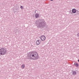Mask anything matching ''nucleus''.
Returning <instances> with one entry per match:
<instances>
[{
	"label": "nucleus",
	"instance_id": "nucleus-1",
	"mask_svg": "<svg viewBox=\"0 0 79 79\" xmlns=\"http://www.w3.org/2000/svg\"><path fill=\"white\" fill-rule=\"evenodd\" d=\"M35 24L37 28H42L45 26L46 23L45 20L42 19V21L40 22H39L38 21H36L35 22Z\"/></svg>",
	"mask_w": 79,
	"mask_h": 79
},
{
	"label": "nucleus",
	"instance_id": "nucleus-2",
	"mask_svg": "<svg viewBox=\"0 0 79 79\" xmlns=\"http://www.w3.org/2000/svg\"><path fill=\"white\" fill-rule=\"evenodd\" d=\"M6 53V50L3 48L0 49V55H4Z\"/></svg>",
	"mask_w": 79,
	"mask_h": 79
},
{
	"label": "nucleus",
	"instance_id": "nucleus-3",
	"mask_svg": "<svg viewBox=\"0 0 79 79\" xmlns=\"http://www.w3.org/2000/svg\"><path fill=\"white\" fill-rule=\"evenodd\" d=\"M28 59H30V60H33V53L32 52H29V54L27 55Z\"/></svg>",
	"mask_w": 79,
	"mask_h": 79
},
{
	"label": "nucleus",
	"instance_id": "nucleus-4",
	"mask_svg": "<svg viewBox=\"0 0 79 79\" xmlns=\"http://www.w3.org/2000/svg\"><path fill=\"white\" fill-rule=\"evenodd\" d=\"M33 60H35L38 56V54L36 52H33Z\"/></svg>",
	"mask_w": 79,
	"mask_h": 79
},
{
	"label": "nucleus",
	"instance_id": "nucleus-5",
	"mask_svg": "<svg viewBox=\"0 0 79 79\" xmlns=\"http://www.w3.org/2000/svg\"><path fill=\"white\" fill-rule=\"evenodd\" d=\"M40 39L42 41H44L46 39V37L45 36L42 35L40 37Z\"/></svg>",
	"mask_w": 79,
	"mask_h": 79
},
{
	"label": "nucleus",
	"instance_id": "nucleus-6",
	"mask_svg": "<svg viewBox=\"0 0 79 79\" xmlns=\"http://www.w3.org/2000/svg\"><path fill=\"white\" fill-rule=\"evenodd\" d=\"M40 42H41V41H40V40H37L36 42V45H39V44H40Z\"/></svg>",
	"mask_w": 79,
	"mask_h": 79
},
{
	"label": "nucleus",
	"instance_id": "nucleus-7",
	"mask_svg": "<svg viewBox=\"0 0 79 79\" xmlns=\"http://www.w3.org/2000/svg\"><path fill=\"white\" fill-rule=\"evenodd\" d=\"M73 75H75L77 74V72L75 71H73L72 72Z\"/></svg>",
	"mask_w": 79,
	"mask_h": 79
},
{
	"label": "nucleus",
	"instance_id": "nucleus-8",
	"mask_svg": "<svg viewBox=\"0 0 79 79\" xmlns=\"http://www.w3.org/2000/svg\"><path fill=\"white\" fill-rule=\"evenodd\" d=\"M39 16H39V14L36 13L35 14V17L36 18H39Z\"/></svg>",
	"mask_w": 79,
	"mask_h": 79
},
{
	"label": "nucleus",
	"instance_id": "nucleus-9",
	"mask_svg": "<svg viewBox=\"0 0 79 79\" xmlns=\"http://www.w3.org/2000/svg\"><path fill=\"white\" fill-rule=\"evenodd\" d=\"M72 12L73 13H76V9H73L72 10Z\"/></svg>",
	"mask_w": 79,
	"mask_h": 79
},
{
	"label": "nucleus",
	"instance_id": "nucleus-10",
	"mask_svg": "<svg viewBox=\"0 0 79 79\" xmlns=\"http://www.w3.org/2000/svg\"><path fill=\"white\" fill-rule=\"evenodd\" d=\"M74 65H75L77 67L79 66V64L77 63H75L74 64Z\"/></svg>",
	"mask_w": 79,
	"mask_h": 79
},
{
	"label": "nucleus",
	"instance_id": "nucleus-11",
	"mask_svg": "<svg viewBox=\"0 0 79 79\" xmlns=\"http://www.w3.org/2000/svg\"><path fill=\"white\" fill-rule=\"evenodd\" d=\"M25 66V65H24V64H23L22 65V68H23V69L24 68V67Z\"/></svg>",
	"mask_w": 79,
	"mask_h": 79
},
{
	"label": "nucleus",
	"instance_id": "nucleus-12",
	"mask_svg": "<svg viewBox=\"0 0 79 79\" xmlns=\"http://www.w3.org/2000/svg\"><path fill=\"white\" fill-rule=\"evenodd\" d=\"M20 8H21V9H23V6H20Z\"/></svg>",
	"mask_w": 79,
	"mask_h": 79
},
{
	"label": "nucleus",
	"instance_id": "nucleus-13",
	"mask_svg": "<svg viewBox=\"0 0 79 79\" xmlns=\"http://www.w3.org/2000/svg\"><path fill=\"white\" fill-rule=\"evenodd\" d=\"M77 35L78 37H79V33L78 34H77Z\"/></svg>",
	"mask_w": 79,
	"mask_h": 79
},
{
	"label": "nucleus",
	"instance_id": "nucleus-14",
	"mask_svg": "<svg viewBox=\"0 0 79 79\" xmlns=\"http://www.w3.org/2000/svg\"><path fill=\"white\" fill-rule=\"evenodd\" d=\"M76 12H77V13H79V11L78 10H77Z\"/></svg>",
	"mask_w": 79,
	"mask_h": 79
},
{
	"label": "nucleus",
	"instance_id": "nucleus-15",
	"mask_svg": "<svg viewBox=\"0 0 79 79\" xmlns=\"http://www.w3.org/2000/svg\"><path fill=\"white\" fill-rule=\"evenodd\" d=\"M36 11H37V10H35V13H36Z\"/></svg>",
	"mask_w": 79,
	"mask_h": 79
},
{
	"label": "nucleus",
	"instance_id": "nucleus-16",
	"mask_svg": "<svg viewBox=\"0 0 79 79\" xmlns=\"http://www.w3.org/2000/svg\"><path fill=\"white\" fill-rule=\"evenodd\" d=\"M53 0H50V1H53Z\"/></svg>",
	"mask_w": 79,
	"mask_h": 79
},
{
	"label": "nucleus",
	"instance_id": "nucleus-17",
	"mask_svg": "<svg viewBox=\"0 0 79 79\" xmlns=\"http://www.w3.org/2000/svg\"><path fill=\"white\" fill-rule=\"evenodd\" d=\"M78 62H79V59L78 60Z\"/></svg>",
	"mask_w": 79,
	"mask_h": 79
}]
</instances>
